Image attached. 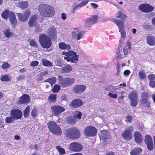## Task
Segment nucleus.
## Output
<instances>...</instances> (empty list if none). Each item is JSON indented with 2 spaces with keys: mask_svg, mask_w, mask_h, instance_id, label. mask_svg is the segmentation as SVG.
<instances>
[{
  "mask_svg": "<svg viewBox=\"0 0 155 155\" xmlns=\"http://www.w3.org/2000/svg\"><path fill=\"white\" fill-rule=\"evenodd\" d=\"M38 10L41 15L45 17H51L54 14L55 11L51 6L46 4L40 5Z\"/></svg>",
  "mask_w": 155,
  "mask_h": 155,
  "instance_id": "f257e3e1",
  "label": "nucleus"
},
{
  "mask_svg": "<svg viewBox=\"0 0 155 155\" xmlns=\"http://www.w3.org/2000/svg\"><path fill=\"white\" fill-rule=\"evenodd\" d=\"M1 16L3 18L5 19H7L8 17L12 26H15L17 24V20L15 14L13 12L5 10L2 12Z\"/></svg>",
  "mask_w": 155,
  "mask_h": 155,
  "instance_id": "f03ea898",
  "label": "nucleus"
},
{
  "mask_svg": "<svg viewBox=\"0 0 155 155\" xmlns=\"http://www.w3.org/2000/svg\"><path fill=\"white\" fill-rule=\"evenodd\" d=\"M61 54L62 55H64V59L68 62L76 63V62L78 61V56L73 51H71L67 52L63 51Z\"/></svg>",
  "mask_w": 155,
  "mask_h": 155,
  "instance_id": "7ed1b4c3",
  "label": "nucleus"
},
{
  "mask_svg": "<svg viewBox=\"0 0 155 155\" xmlns=\"http://www.w3.org/2000/svg\"><path fill=\"white\" fill-rule=\"evenodd\" d=\"M58 83L63 87H66L71 85L75 80L73 78L66 77L63 78L62 75L58 76Z\"/></svg>",
  "mask_w": 155,
  "mask_h": 155,
  "instance_id": "20e7f679",
  "label": "nucleus"
},
{
  "mask_svg": "<svg viewBox=\"0 0 155 155\" xmlns=\"http://www.w3.org/2000/svg\"><path fill=\"white\" fill-rule=\"evenodd\" d=\"M65 135L66 137L70 139H75L80 137V134L76 128H71L65 130Z\"/></svg>",
  "mask_w": 155,
  "mask_h": 155,
  "instance_id": "39448f33",
  "label": "nucleus"
},
{
  "mask_svg": "<svg viewBox=\"0 0 155 155\" xmlns=\"http://www.w3.org/2000/svg\"><path fill=\"white\" fill-rule=\"evenodd\" d=\"M39 41L41 45L43 48H48L50 47L51 42L50 39L44 34L40 35L39 37Z\"/></svg>",
  "mask_w": 155,
  "mask_h": 155,
  "instance_id": "423d86ee",
  "label": "nucleus"
},
{
  "mask_svg": "<svg viewBox=\"0 0 155 155\" xmlns=\"http://www.w3.org/2000/svg\"><path fill=\"white\" fill-rule=\"evenodd\" d=\"M48 126L50 131L56 135H61L62 131L61 128L55 122L49 121L48 123Z\"/></svg>",
  "mask_w": 155,
  "mask_h": 155,
  "instance_id": "0eeeda50",
  "label": "nucleus"
},
{
  "mask_svg": "<svg viewBox=\"0 0 155 155\" xmlns=\"http://www.w3.org/2000/svg\"><path fill=\"white\" fill-rule=\"evenodd\" d=\"M133 131V127H129L122 133L121 136L126 141H129L132 139V132Z\"/></svg>",
  "mask_w": 155,
  "mask_h": 155,
  "instance_id": "6e6552de",
  "label": "nucleus"
},
{
  "mask_svg": "<svg viewBox=\"0 0 155 155\" xmlns=\"http://www.w3.org/2000/svg\"><path fill=\"white\" fill-rule=\"evenodd\" d=\"M51 110L54 115L57 117H59L61 114L65 110L64 107L58 105L52 106Z\"/></svg>",
  "mask_w": 155,
  "mask_h": 155,
  "instance_id": "1a4fd4ad",
  "label": "nucleus"
},
{
  "mask_svg": "<svg viewBox=\"0 0 155 155\" xmlns=\"http://www.w3.org/2000/svg\"><path fill=\"white\" fill-rule=\"evenodd\" d=\"M85 34L84 31L80 30L79 28H76L75 31L71 32V36L73 39L77 38V40L81 39Z\"/></svg>",
  "mask_w": 155,
  "mask_h": 155,
  "instance_id": "9d476101",
  "label": "nucleus"
},
{
  "mask_svg": "<svg viewBox=\"0 0 155 155\" xmlns=\"http://www.w3.org/2000/svg\"><path fill=\"white\" fill-rule=\"evenodd\" d=\"M30 14V11L29 10L26 9L25 10L24 15L20 13H17V15L18 20L21 22H24L28 20Z\"/></svg>",
  "mask_w": 155,
  "mask_h": 155,
  "instance_id": "9b49d317",
  "label": "nucleus"
},
{
  "mask_svg": "<svg viewBox=\"0 0 155 155\" xmlns=\"http://www.w3.org/2000/svg\"><path fill=\"white\" fill-rule=\"evenodd\" d=\"M140 102L143 105L149 107H150V103L148 100L149 98L148 94L146 92L141 94Z\"/></svg>",
  "mask_w": 155,
  "mask_h": 155,
  "instance_id": "f8f14e48",
  "label": "nucleus"
},
{
  "mask_svg": "<svg viewBox=\"0 0 155 155\" xmlns=\"http://www.w3.org/2000/svg\"><path fill=\"white\" fill-rule=\"evenodd\" d=\"M97 132L96 128L92 126L87 127L84 130L85 134L87 136L89 137L96 135Z\"/></svg>",
  "mask_w": 155,
  "mask_h": 155,
  "instance_id": "ddd939ff",
  "label": "nucleus"
},
{
  "mask_svg": "<svg viewBox=\"0 0 155 155\" xmlns=\"http://www.w3.org/2000/svg\"><path fill=\"white\" fill-rule=\"evenodd\" d=\"M69 147L71 151L74 152H79L82 150L83 146L78 143L73 142L70 143Z\"/></svg>",
  "mask_w": 155,
  "mask_h": 155,
  "instance_id": "4468645a",
  "label": "nucleus"
},
{
  "mask_svg": "<svg viewBox=\"0 0 155 155\" xmlns=\"http://www.w3.org/2000/svg\"><path fill=\"white\" fill-rule=\"evenodd\" d=\"M138 8L141 11L144 12H149L153 10V7L148 4H142L139 5Z\"/></svg>",
  "mask_w": 155,
  "mask_h": 155,
  "instance_id": "2eb2a0df",
  "label": "nucleus"
},
{
  "mask_svg": "<svg viewBox=\"0 0 155 155\" xmlns=\"http://www.w3.org/2000/svg\"><path fill=\"white\" fill-rule=\"evenodd\" d=\"M99 136L102 140L108 142L110 138V134L108 131L106 130H103L100 131L99 133Z\"/></svg>",
  "mask_w": 155,
  "mask_h": 155,
  "instance_id": "dca6fc26",
  "label": "nucleus"
},
{
  "mask_svg": "<svg viewBox=\"0 0 155 155\" xmlns=\"http://www.w3.org/2000/svg\"><path fill=\"white\" fill-rule=\"evenodd\" d=\"M98 18L97 15H93L89 17L86 21L85 26L87 27H89L93 24L96 23L98 21Z\"/></svg>",
  "mask_w": 155,
  "mask_h": 155,
  "instance_id": "f3484780",
  "label": "nucleus"
},
{
  "mask_svg": "<svg viewBox=\"0 0 155 155\" xmlns=\"http://www.w3.org/2000/svg\"><path fill=\"white\" fill-rule=\"evenodd\" d=\"M10 114L14 119L18 120L21 118L22 113L20 110L15 109L11 111Z\"/></svg>",
  "mask_w": 155,
  "mask_h": 155,
  "instance_id": "a211bd4d",
  "label": "nucleus"
},
{
  "mask_svg": "<svg viewBox=\"0 0 155 155\" xmlns=\"http://www.w3.org/2000/svg\"><path fill=\"white\" fill-rule=\"evenodd\" d=\"M86 88V86L85 85H78L73 87V91L76 93L81 94L85 91Z\"/></svg>",
  "mask_w": 155,
  "mask_h": 155,
  "instance_id": "6ab92c4d",
  "label": "nucleus"
},
{
  "mask_svg": "<svg viewBox=\"0 0 155 155\" xmlns=\"http://www.w3.org/2000/svg\"><path fill=\"white\" fill-rule=\"evenodd\" d=\"M135 140L136 143L141 144L143 142V137L139 131H136L134 134Z\"/></svg>",
  "mask_w": 155,
  "mask_h": 155,
  "instance_id": "aec40b11",
  "label": "nucleus"
},
{
  "mask_svg": "<svg viewBox=\"0 0 155 155\" xmlns=\"http://www.w3.org/2000/svg\"><path fill=\"white\" fill-rule=\"evenodd\" d=\"M30 97L26 94H24L20 97L18 103L19 104H27L30 101Z\"/></svg>",
  "mask_w": 155,
  "mask_h": 155,
  "instance_id": "412c9836",
  "label": "nucleus"
},
{
  "mask_svg": "<svg viewBox=\"0 0 155 155\" xmlns=\"http://www.w3.org/2000/svg\"><path fill=\"white\" fill-rule=\"evenodd\" d=\"M83 104V102L80 99L73 100L70 104V106L75 108L79 107Z\"/></svg>",
  "mask_w": 155,
  "mask_h": 155,
  "instance_id": "4be33fe9",
  "label": "nucleus"
},
{
  "mask_svg": "<svg viewBox=\"0 0 155 155\" xmlns=\"http://www.w3.org/2000/svg\"><path fill=\"white\" fill-rule=\"evenodd\" d=\"M147 42L150 45H155V37L152 36L148 35L146 38Z\"/></svg>",
  "mask_w": 155,
  "mask_h": 155,
  "instance_id": "5701e85b",
  "label": "nucleus"
},
{
  "mask_svg": "<svg viewBox=\"0 0 155 155\" xmlns=\"http://www.w3.org/2000/svg\"><path fill=\"white\" fill-rule=\"evenodd\" d=\"M112 21L118 26L119 30L124 29V23L120 21L116 18H113Z\"/></svg>",
  "mask_w": 155,
  "mask_h": 155,
  "instance_id": "b1692460",
  "label": "nucleus"
},
{
  "mask_svg": "<svg viewBox=\"0 0 155 155\" xmlns=\"http://www.w3.org/2000/svg\"><path fill=\"white\" fill-rule=\"evenodd\" d=\"M106 89L109 91L113 93H118V91L120 89L117 86H114L113 85H110L106 87Z\"/></svg>",
  "mask_w": 155,
  "mask_h": 155,
  "instance_id": "393cba45",
  "label": "nucleus"
},
{
  "mask_svg": "<svg viewBox=\"0 0 155 155\" xmlns=\"http://www.w3.org/2000/svg\"><path fill=\"white\" fill-rule=\"evenodd\" d=\"M37 17L36 15L31 16L28 21V25L31 27H32L36 22Z\"/></svg>",
  "mask_w": 155,
  "mask_h": 155,
  "instance_id": "a878e982",
  "label": "nucleus"
},
{
  "mask_svg": "<svg viewBox=\"0 0 155 155\" xmlns=\"http://www.w3.org/2000/svg\"><path fill=\"white\" fill-rule=\"evenodd\" d=\"M59 48L62 50H69L71 49V47L69 44H65L64 42H60L58 44Z\"/></svg>",
  "mask_w": 155,
  "mask_h": 155,
  "instance_id": "bb28decb",
  "label": "nucleus"
},
{
  "mask_svg": "<svg viewBox=\"0 0 155 155\" xmlns=\"http://www.w3.org/2000/svg\"><path fill=\"white\" fill-rule=\"evenodd\" d=\"M73 70L72 67L70 65H67L63 67L61 69V72L62 73H68Z\"/></svg>",
  "mask_w": 155,
  "mask_h": 155,
  "instance_id": "cd10ccee",
  "label": "nucleus"
},
{
  "mask_svg": "<svg viewBox=\"0 0 155 155\" xmlns=\"http://www.w3.org/2000/svg\"><path fill=\"white\" fill-rule=\"evenodd\" d=\"M142 152V149L140 148H136L130 152L131 155H138Z\"/></svg>",
  "mask_w": 155,
  "mask_h": 155,
  "instance_id": "c85d7f7f",
  "label": "nucleus"
},
{
  "mask_svg": "<svg viewBox=\"0 0 155 155\" xmlns=\"http://www.w3.org/2000/svg\"><path fill=\"white\" fill-rule=\"evenodd\" d=\"M56 31L55 28L53 27H51L48 28L47 33L50 36L54 35L56 33Z\"/></svg>",
  "mask_w": 155,
  "mask_h": 155,
  "instance_id": "c756f323",
  "label": "nucleus"
},
{
  "mask_svg": "<svg viewBox=\"0 0 155 155\" xmlns=\"http://www.w3.org/2000/svg\"><path fill=\"white\" fill-rule=\"evenodd\" d=\"M41 61L43 65L45 66L50 67L52 66L51 62L45 59H42Z\"/></svg>",
  "mask_w": 155,
  "mask_h": 155,
  "instance_id": "7c9ffc66",
  "label": "nucleus"
},
{
  "mask_svg": "<svg viewBox=\"0 0 155 155\" xmlns=\"http://www.w3.org/2000/svg\"><path fill=\"white\" fill-rule=\"evenodd\" d=\"M128 98L130 100L138 99L137 94L135 91L131 92L128 95Z\"/></svg>",
  "mask_w": 155,
  "mask_h": 155,
  "instance_id": "2f4dec72",
  "label": "nucleus"
},
{
  "mask_svg": "<svg viewBox=\"0 0 155 155\" xmlns=\"http://www.w3.org/2000/svg\"><path fill=\"white\" fill-rule=\"evenodd\" d=\"M28 6V4L26 1L21 2L19 3L18 6L22 9L27 8Z\"/></svg>",
  "mask_w": 155,
  "mask_h": 155,
  "instance_id": "473e14b6",
  "label": "nucleus"
},
{
  "mask_svg": "<svg viewBox=\"0 0 155 155\" xmlns=\"http://www.w3.org/2000/svg\"><path fill=\"white\" fill-rule=\"evenodd\" d=\"M0 79L1 81H10L11 79V77L8 75H4L2 76L1 78Z\"/></svg>",
  "mask_w": 155,
  "mask_h": 155,
  "instance_id": "72a5a7b5",
  "label": "nucleus"
},
{
  "mask_svg": "<svg viewBox=\"0 0 155 155\" xmlns=\"http://www.w3.org/2000/svg\"><path fill=\"white\" fill-rule=\"evenodd\" d=\"M56 78L55 77H53L52 78H49L46 80L45 82L49 83L51 85V87H52V85L55 83L56 82Z\"/></svg>",
  "mask_w": 155,
  "mask_h": 155,
  "instance_id": "f704fd0d",
  "label": "nucleus"
},
{
  "mask_svg": "<svg viewBox=\"0 0 155 155\" xmlns=\"http://www.w3.org/2000/svg\"><path fill=\"white\" fill-rule=\"evenodd\" d=\"M144 142L146 144L153 142V140L151 136L149 135H146L145 137Z\"/></svg>",
  "mask_w": 155,
  "mask_h": 155,
  "instance_id": "c9c22d12",
  "label": "nucleus"
},
{
  "mask_svg": "<svg viewBox=\"0 0 155 155\" xmlns=\"http://www.w3.org/2000/svg\"><path fill=\"white\" fill-rule=\"evenodd\" d=\"M56 99V95L55 94H50L48 97V100L51 102H54Z\"/></svg>",
  "mask_w": 155,
  "mask_h": 155,
  "instance_id": "e433bc0d",
  "label": "nucleus"
},
{
  "mask_svg": "<svg viewBox=\"0 0 155 155\" xmlns=\"http://www.w3.org/2000/svg\"><path fill=\"white\" fill-rule=\"evenodd\" d=\"M82 115L81 113L79 111H76L74 112V118L80 120L81 119V116Z\"/></svg>",
  "mask_w": 155,
  "mask_h": 155,
  "instance_id": "4c0bfd02",
  "label": "nucleus"
},
{
  "mask_svg": "<svg viewBox=\"0 0 155 155\" xmlns=\"http://www.w3.org/2000/svg\"><path fill=\"white\" fill-rule=\"evenodd\" d=\"M14 120V119L12 117H8L6 118L5 122L7 124L12 123Z\"/></svg>",
  "mask_w": 155,
  "mask_h": 155,
  "instance_id": "58836bf2",
  "label": "nucleus"
},
{
  "mask_svg": "<svg viewBox=\"0 0 155 155\" xmlns=\"http://www.w3.org/2000/svg\"><path fill=\"white\" fill-rule=\"evenodd\" d=\"M30 109V107L29 106H27L24 111V117H27L28 116Z\"/></svg>",
  "mask_w": 155,
  "mask_h": 155,
  "instance_id": "ea45409f",
  "label": "nucleus"
},
{
  "mask_svg": "<svg viewBox=\"0 0 155 155\" xmlns=\"http://www.w3.org/2000/svg\"><path fill=\"white\" fill-rule=\"evenodd\" d=\"M60 86L56 84L54 85L52 89V91L54 93H57L60 90Z\"/></svg>",
  "mask_w": 155,
  "mask_h": 155,
  "instance_id": "a19ab883",
  "label": "nucleus"
},
{
  "mask_svg": "<svg viewBox=\"0 0 155 155\" xmlns=\"http://www.w3.org/2000/svg\"><path fill=\"white\" fill-rule=\"evenodd\" d=\"M5 36L7 38H9L12 34V33L9 29H7L4 31Z\"/></svg>",
  "mask_w": 155,
  "mask_h": 155,
  "instance_id": "79ce46f5",
  "label": "nucleus"
},
{
  "mask_svg": "<svg viewBox=\"0 0 155 155\" xmlns=\"http://www.w3.org/2000/svg\"><path fill=\"white\" fill-rule=\"evenodd\" d=\"M130 100V104L131 106H136L137 105L138 102V99H134Z\"/></svg>",
  "mask_w": 155,
  "mask_h": 155,
  "instance_id": "37998d69",
  "label": "nucleus"
},
{
  "mask_svg": "<svg viewBox=\"0 0 155 155\" xmlns=\"http://www.w3.org/2000/svg\"><path fill=\"white\" fill-rule=\"evenodd\" d=\"M56 148L58 150L60 154L63 155L65 153V151L60 146H57Z\"/></svg>",
  "mask_w": 155,
  "mask_h": 155,
  "instance_id": "c03bdc74",
  "label": "nucleus"
},
{
  "mask_svg": "<svg viewBox=\"0 0 155 155\" xmlns=\"http://www.w3.org/2000/svg\"><path fill=\"white\" fill-rule=\"evenodd\" d=\"M138 75L140 78L141 79H144L146 77V75L144 72L143 71H141L139 72Z\"/></svg>",
  "mask_w": 155,
  "mask_h": 155,
  "instance_id": "a18cd8bd",
  "label": "nucleus"
},
{
  "mask_svg": "<svg viewBox=\"0 0 155 155\" xmlns=\"http://www.w3.org/2000/svg\"><path fill=\"white\" fill-rule=\"evenodd\" d=\"M10 67V65L7 62H5L2 65V68L4 69H5L8 68Z\"/></svg>",
  "mask_w": 155,
  "mask_h": 155,
  "instance_id": "49530a36",
  "label": "nucleus"
},
{
  "mask_svg": "<svg viewBox=\"0 0 155 155\" xmlns=\"http://www.w3.org/2000/svg\"><path fill=\"white\" fill-rule=\"evenodd\" d=\"M119 31L120 32L121 36L123 39L126 36V32L124 29L119 30Z\"/></svg>",
  "mask_w": 155,
  "mask_h": 155,
  "instance_id": "de8ad7c7",
  "label": "nucleus"
},
{
  "mask_svg": "<svg viewBox=\"0 0 155 155\" xmlns=\"http://www.w3.org/2000/svg\"><path fill=\"white\" fill-rule=\"evenodd\" d=\"M147 145V149L150 150H152L153 149V142L146 144Z\"/></svg>",
  "mask_w": 155,
  "mask_h": 155,
  "instance_id": "09e8293b",
  "label": "nucleus"
},
{
  "mask_svg": "<svg viewBox=\"0 0 155 155\" xmlns=\"http://www.w3.org/2000/svg\"><path fill=\"white\" fill-rule=\"evenodd\" d=\"M38 111L36 109H33L31 112V115L32 117L35 118L38 114Z\"/></svg>",
  "mask_w": 155,
  "mask_h": 155,
  "instance_id": "8fccbe9b",
  "label": "nucleus"
},
{
  "mask_svg": "<svg viewBox=\"0 0 155 155\" xmlns=\"http://www.w3.org/2000/svg\"><path fill=\"white\" fill-rule=\"evenodd\" d=\"M39 64V62L37 61H33L30 63V65L31 67L37 66Z\"/></svg>",
  "mask_w": 155,
  "mask_h": 155,
  "instance_id": "3c124183",
  "label": "nucleus"
},
{
  "mask_svg": "<svg viewBox=\"0 0 155 155\" xmlns=\"http://www.w3.org/2000/svg\"><path fill=\"white\" fill-rule=\"evenodd\" d=\"M81 8L80 7V5H79V4L76 5L74 7V8H73L72 11V13H74L78 9H80Z\"/></svg>",
  "mask_w": 155,
  "mask_h": 155,
  "instance_id": "603ef678",
  "label": "nucleus"
},
{
  "mask_svg": "<svg viewBox=\"0 0 155 155\" xmlns=\"http://www.w3.org/2000/svg\"><path fill=\"white\" fill-rule=\"evenodd\" d=\"M121 64H120L119 63L117 64V74L118 75H119L120 74V71L121 69Z\"/></svg>",
  "mask_w": 155,
  "mask_h": 155,
  "instance_id": "864d4df0",
  "label": "nucleus"
},
{
  "mask_svg": "<svg viewBox=\"0 0 155 155\" xmlns=\"http://www.w3.org/2000/svg\"><path fill=\"white\" fill-rule=\"evenodd\" d=\"M108 95L109 97L112 98H115L117 97V95L116 94H113L111 93H109Z\"/></svg>",
  "mask_w": 155,
  "mask_h": 155,
  "instance_id": "5fc2aeb1",
  "label": "nucleus"
},
{
  "mask_svg": "<svg viewBox=\"0 0 155 155\" xmlns=\"http://www.w3.org/2000/svg\"><path fill=\"white\" fill-rule=\"evenodd\" d=\"M148 78L150 81H153L155 80V75L153 74H150L148 76Z\"/></svg>",
  "mask_w": 155,
  "mask_h": 155,
  "instance_id": "6e6d98bb",
  "label": "nucleus"
},
{
  "mask_svg": "<svg viewBox=\"0 0 155 155\" xmlns=\"http://www.w3.org/2000/svg\"><path fill=\"white\" fill-rule=\"evenodd\" d=\"M30 44L33 47H36L37 46V44L33 40H31L30 41Z\"/></svg>",
  "mask_w": 155,
  "mask_h": 155,
  "instance_id": "4d7b16f0",
  "label": "nucleus"
},
{
  "mask_svg": "<svg viewBox=\"0 0 155 155\" xmlns=\"http://www.w3.org/2000/svg\"><path fill=\"white\" fill-rule=\"evenodd\" d=\"M88 2V1L86 0L81 3L80 4H79V5H80V7L81 8L82 6H85Z\"/></svg>",
  "mask_w": 155,
  "mask_h": 155,
  "instance_id": "13d9d810",
  "label": "nucleus"
},
{
  "mask_svg": "<svg viewBox=\"0 0 155 155\" xmlns=\"http://www.w3.org/2000/svg\"><path fill=\"white\" fill-rule=\"evenodd\" d=\"M149 84L150 87L153 88L155 87V81H150Z\"/></svg>",
  "mask_w": 155,
  "mask_h": 155,
  "instance_id": "bf43d9fd",
  "label": "nucleus"
},
{
  "mask_svg": "<svg viewBox=\"0 0 155 155\" xmlns=\"http://www.w3.org/2000/svg\"><path fill=\"white\" fill-rule=\"evenodd\" d=\"M25 75H20L17 78V80L18 81L22 80L25 78Z\"/></svg>",
  "mask_w": 155,
  "mask_h": 155,
  "instance_id": "052dcab7",
  "label": "nucleus"
},
{
  "mask_svg": "<svg viewBox=\"0 0 155 155\" xmlns=\"http://www.w3.org/2000/svg\"><path fill=\"white\" fill-rule=\"evenodd\" d=\"M128 49L127 47H125L123 48V52L124 55H127L128 54Z\"/></svg>",
  "mask_w": 155,
  "mask_h": 155,
  "instance_id": "680f3d73",
  "label": "nucleus"
},
{
  "mask_svg": "<svg viewBox=\"0 0 155 155\" xmlns=\"http://www.w3.org/2000/svg\"><path fill=\"white\" fill-rule=\"evenodd\" d=\"M132 118L130 116H127L126 118V121L127 122L130 123L132 122Z\"/></svg>",
  "mask_w": 155,
  "mask_h": 155,
  "instance_id": "e2e57ef3",
  "label": "nucleus"
},
{
  "mask_svg": "<svg viewBox=\"0 0 155 155\" xmlns=\"http://www.w3.org/2000/svg\"><path fill=\"white\" fill-rule=\"evenodd\" d=\"M122 13V12H121L118 11L116 14L115 16L117 18H119Z\"/></svg>",
  "mask_w": 155,
  "mask_h": 155,
  "instance_id": "0e129e2a",
  "label": "nucleus"
},
{
  "mask_svg": "<svg viewBox=\"0 0 155 155\" xmlns=\"http://www.w3.org/2000/svg\"><path fill=\"white\" fill-rule=\"evenodd\" d=\"M127 16L125 15L122 13L120 17L119 18H120L122 20H125Z\"/></svg>",
  "mask_w": 155,
  "mask_h": 155,
  "instance_id": "69168bd1",
  "label": "nucleus"
},
{
  "mask_svg": "<svg viewBox=\"0 0 155 155\" xmlns=\"http://www.w3.org/2000/svg\"><path fill=\"white\" fill-rule=\"evenodd\" d=\"M130 70H125L124 72V74L125 76H127L130 74Z\"/></svg>",
  "mask_w": 155,
  "mask_h": 155,
  "instance_id": "338daca9",
  "label": "nucleus"
},
{
  "mask_svg": "<svg viewBox=\"0 0 155 155\" xmlns=\"http://www.w3.org/2000/svg\"><path fill=\"white\" fill-rule=\"evenodd\" d=\"M127 46L126 47L130 50L131 49V46L130 41H128L126 42Z\"/></svg>",
  "mask_w": 155,
  "mask_h": 155,
  "instance_id": "774afa93",
  "label": "nucleus"
}]
</instances>
